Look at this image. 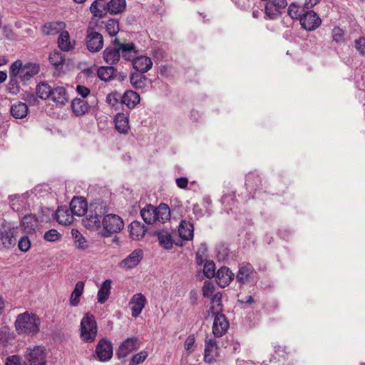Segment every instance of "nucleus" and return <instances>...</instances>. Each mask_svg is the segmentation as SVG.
<instances>
[{"label":"nucleus","mask_w":365,"mask_h":365,"mask_svg":"<svg viewBox=\"0 0 365 365\" xmlns=\"http://www.w3.org/2000/svg\"><path fill=\"white\" fill-rule=\"evenodd\" d=\"M40 318L28 311L17 316L15 321L16 331L19 334L34 335L39 331Z\"/></svg>","instance_id":"obj_1"},{"label":"nucleus","mask_w":365,"mask_h":365,"mask_svg":"<svg viewBox=\"0 0 365 365\" xmlns=\"http://www.w3.org/2000/svg\"><path fill=\"white\" fill-rule=\"evenodd\" d=\"M108 212L106 202L100 201L90 205L86 217L83 219V225L89 230H97L102 224V218Z\"/></svg>","instance_id":"obj_2"},{"label":"nucleus","mask_w":365,"mask_h":365,"mask_svg":"<svg viewBox=\"0 0 365 365\" xmlns=\"http://www.w3.org/2000/svg\"><path fill=\"white\" fill-rule=\"evenodd\" d=\"M221 299L222 294L217 293L213 296L211 300L212 304H216L215 305L211 306L210 309L213 315H215L212 333L217 337L222 336L229 327V322L225 316L220 313L222 309Z\"/></svg>","instance_id":"obj_3"},{"label":"nucleus","mask_w":365,"mask_h":365,"mask_svg":"<svg viewBox=\"0 0 365 365\" xmlns=\"http://www.w3.org/2000/svg\"><path fill=\"white\" fill-rule=\"evenodd\" d=\"M80 336L82 341L91 343L96 340L98 327L95 317L93 314L87 313L81 321Z\"/></svg>","instance_id":"obj_4"},{"label":"nucleus","mask_w":365,"mask_h":365,"mask_svg":"<svg viewBox=\"0 0 365 365\" xmlns=\"http://www.w3.org/2000/svg\"><path fill=\"white\" fill-rule=\"evenodd\" d=\"M24 365H46V349L41 346L27 348Z\"/></svg>","instance_id":"obj_5"},{"label":"nucleus","mask_w":365,"mask_h":365,"mask_svg":"<svg viewBox=\"0 0 365 365\" xmlns=\"http://www.w3.org/2000/svg\"><path fill=\"white\" fill-rule=\"evenodd\" d=\"M16 229L9 224H2L0 227V250H9L16 245Z\"/></svg>","instance_id":"obj_6"},{"label":"nucleus","mask_w":365,"mask_h":365,"mask_svg":"<svg viewBox=\"0 0 365 365\" xmlns=\"http://www.w3.org/2000/svg\"><path fill=\"white\" fill-rule=\"evenodd\" d=\"M86 33V44L88 50L92 53L99 51L103 46V36L90 26L88 27Z\"/></svg>","instance_id":"obj_7"},{"label":"nucleus","mask_w":365,"mask_h":365,"mask_svg":"<svg viewBox=\"0 0 365 365\" xmlns=\"http://www.w3.org/2000/svg\"><path fill=\"white\" fill-rule=\"evenodd\" d=\"M103 228L109 235L118 233L124 227V222L122 218L115 214L105 215L102 220Z\"/></svg>","instance_id":"obj_8"},{"label":"nucleus","mask_w":365,"mask_h":365,"mask_svg":"<svg viewBox=\"0 0 365 365\" xmlns=\"http://www.w3.org/2000/svg\"><path fill=\"white\" fill-rule=\"evenodd\" d=\"M264 10L269 19H277L287 5L286 0H266Z\"/></svg>","instance_id":"obj_9"},{"label":"nucleus","mask_w":365,"mask_h":365,"mask_svg":"<svg viewBox=\"0 0 365 365\" xmlns=\"http://www.w3.org/2000/svg\"><path fill=\"white\" fill-rule=\"evenodd\" d=\"M300 24L307 31H314L322 24V20L316 12L311 10L300 16Z\"/></svg>","instance_id":"obj_10"},{"label":"nucleus","mask_w":365,"mask_h":365,"mask_svg":"<svg viewBox=\"0 0 365 365\" xmlns=\"http://www.w3.org/2000/svg\"><path fill=\"white\" fill-rule=\"evenodd\" d=\"M96 354L101 361L110 360L113 356V346L111 343L106 339H101L96 345Z\"/></svg>","instance_id":"obj_11"},{"label":"nucleus","mask_w":365,"mask_h":365,"mask_svg":"<svg viewBox=\"0 0 365 365\" xmlns=\"http://www.w3.org/2000/svg\"><path fill=\"white\" fill-rule=\"evenodd\" d=\"M113 43L119 44L120 56L126 61H131L133 62L137 55H138L139 52L133 43H123L120 42L118 38H115Z\"/></svg>","instance_id":"obj_12"},{"label":"nucleus","mask_w":365,"mask_h":365,"mask_svg":"<svg viewBox=\"0 0 365 365\" xmlns=\"http://www.w3.org/2000/svg\"><path fill=\"white\" fill-rule=\"evenodd\" d=\"M139 347L140 343L137 338H128L120 345L117 351V355L118 358H124L130 352L138 349Z\"/></svg>","instance_id":"obj_13"},{"label":"nucleus","mask_w":365,"mask_h":365,"mask_svg":"<svg viewBox=\"0 0 365 365\" xmlns=\"http://www.w3.org/2000/svg\"><path fill=\"white\" fill-rule=\"evenodd\" d=\"M146 302V298L143 294L138 293L134 294L129 302L132 317H138L144 309Z\"/></svg>","instance_id":"obj_14"},{"label":"nucleus","mask_w":365,"mask_h":365,"mask_svg":"<svg viewBox=\"0 0 365 365\" xmlns=\"http://www.w3.org/2000/svg\"><path fill=\"white\" fill-rule=\"evenodd\" d=\"M217 341L215 339L205 340L204 361L208 364H212L215 361L218 356Z\"/></svg>","instance_id":"obj_15"},{"label":"nucleus","mask_w":365,"mask_h":365,"mask_svg":"<svg viewBox=\"0 0 365 365\" xmlns=\"http://www.w3.org/2000/svg\"><path fill=\"white\" fill-rule=\"evenodd\" d=\"M120 58L119 44H114L112 41V46L107 47L103 51V59L110 65L117 63Z\"/></svg>","instance_id":"obj_16"},{"label":"nucleus","mask_w":365,"mask_h":365,"mask_svg":"<svg viewBox=\"0 0 365 365\" xmlns=\"http://www.w3.org/2000/svg\"><path fill=\"white\" fill-rule=\"evenodd\" d=\"M142 258V250H135L125 259L120 262L119 266L121 268L132 269L139 264Z\"/></svg>","instance_id":"obj_17"},{"label":"nucleus","mask_w":365,"mask_h":365,"mask_svg":"<svg viewBox=\"0 0 365 365\" xmlns=\"http://www.w3.org/2000/svg\"><path fill=\"white\" fill-rule=\"evenodd\" d=\"M70 210L73 215L83 216L88 210L86 200L82 197H74L70 203Z\"/></svg>","instance_id":"obj_18"},{"label":"nucleus","mask_w":365,"mask_h":365,"mask_svg":"<svg viewBox=\"0 0 365 365\" xmlns=\"http://www.w3.org/2000/svg\"><path fill=\"white\" fill-rule=\"evenodd\" d=\"M21 226L26 234H34L38 227V220L35 215H26L21 219Z\"/></svg>","instance_id":"obj_19"},{"label":"nucleus","mask_w":365,"mask_h":365,"mask_svg":"<svg viewBox=\"0 0 365 365\" xmlns=\"http://www.w3.org/2000/svg\"><path fill=\"white\" fill-rule=\"evenodd\" d=\"M130 236L133 240L143 239L147 232L146 227L139 221H133L129 225Z\"/></svg>","instance_id":"obj_20"},{"label":"nucleus","mask_w":365,"mask_h":365,"mask_svg":"<svg viewBox=\"0 0 365 365\" xmlns=\"http://www.w3.org/2000/svg\"><path fill=\"white\" fill-rule=\"evenodd\" d=\"M133 66L136 71L146 73L152 68L153 62L149 57L138 54L133 60Z\"/></svg>","instance_id":"obj_21"},{"label":"nucleus","mask_w":365,"mask_h":365,"mask_svg":"<svg viewBox=\"0 0 365 365\" xmlns=\"http://www.w3.org/2000/svg\"><path fill=\"white\" fill-rule=\"evenodd\" d=\"M73 213L66 206H61L58 208L56 212V220L59 224L63 225H71L73 221Z\"/></svg>","instance_id":"obj_22"},{"label":"nucleus","mask_w":365,"mask_h":365,"mask_svg":"<svg viewBox=\"0 0 365 365\" xmlns=\"http://www.w3.org/2000/svg\"><path fill=\"white\" fill-rule=\"evenodd\" d=\"M215 276L218 284L221 287H225L233 279L234 274L228 267H222L217 272Z\"/></svg>","instance_id":"obj_23"},{"label":"nucleus","mask_w":365,"mask_h":365,"mask_svg":"<svg viewBox=\"0 0 365 365\" xmlns=\"http://www.w3.org/2000/svg\"><path fill=\"white\" fill-rule=\"evenodd\" d=\"M66 24L63 21L46 23L42 27V32L45 35L53 36L63 31Z\"/></svg>","instance_id":"obj_24"},{"label":"nucleus","mask_w":365,"mask_h":365,"mask_svg":"<svg viewBox=\"0 0 365 365\" xmlns=\"http://www.w3.org/2000/svg\"><path fill=\"white\" fill-rule=\"evenodd\" d=\"M115 129L123 134H127L130 130L128 117L124 113H118L114 118Z\"/></svg>","instance_id":"obj_25"},{"label":"nucleus","mask_w":365,"mask_h":365,"mask_svg":"<svg viewBox=\"0 0 365 365\" xmlns=\"http://www.w3.org/2000/svg\"><path fill=\"white\" fill-rule=\"evenodd\" d=\"M39 66L34 63H27L24 65L21 70L20 78L22 81L30 80L32 77L36 76L39 72Z\"/></svg>","instance_id":"obj_26"},{"label":"nucleus","mask_w":365,"mask_h":365,"mask_svg":"<svg viewBox=\"0 0 365 365\" xmlns=\"http://www.w3.org/2000/svg\"><path fill=\"white\" fill-rule=\"evenodd\" d=\"M140 102V96L133 91H127L121 96L120 103L125 104L128 108L131 109Z\"/></svg>","instance_id":"obj_27"},{"label":"nucleus","mask_w":365,"mask_h":365,"mask_svg":"<svg viewBox=\"0 0 365 365\" xmlns=\"http://www.w3.org/2000/svg\"><path fill=\"white\" fill-rule=\"evenodd\" d=\"M75 43H72L70 34L67 31H61L58 38V46L63 51H69L74 48Z\"/></svg>","instance_id":"obj_28"},{"label":"nucleus","mask_w":365,"mask_h":365,"mask_svg":"<svg viewBox=\"0 0 365 365\" xmlns=\"http://www.w3.org/2000/svg\"><path fill=\"white\" fill-rule=\"evenodd\" d=\"M253 270L254 269L250 263L242 264L236 277L237 282L240 284H245L248 282L253 273Z\"/></svg>","instance_id":"obj_29"},{"label":"nucleus","mask_w":365,"mask_h":365,"mask_svg":"<svg viewBox=\"0 0 365 365\" xmlns=\"http://www.w3.org/2000/svg\"><path fill=\"white\" fill-rule=\"evenodd\" d=\"M71 109L76 116L84 115L88 110V104L84 99L76 98L71 102Z\"/></svg>","instance_id":"obj_30"},{"label":"nucleus","mask_w":365,"mask_h":365,"mask_svg":"<svg viewBox=\"0 0 365 365\" xmlns=\"http://www.w3.org/2000/svg\"><path fill=\"white\" fill-rule=\"evenodd\" d=\"M50 99L57 103L64 104L68 101V96L63 87L57 86L52 88Z\"/></svg>","instance_id":"obj_31"},{"label":"nucleus","mask_w":365,"mask_h":365,"mask_svg":"<svg viewBox=\"0 0 365 365\" xmlns=\"http://www.w3.org/2000/svg\"><path fill=\"white\" fill-rule=\"evenodd\" d=\"M28 110L29 108L26 103L18 102L11 106L10 111L14 118L22 119L27 115Z\"/></svg>","instance_id":"obj_32"},{"label":"nucleus","mask_w":365,"mask_h":365,"mask_svg":"<svg viewBox=\"0 0 365 365\" xmlns=\"http://www.w3.org/2000/svg\"><path fill=\"white\" fill-rule=\"evenodd\" d=\"M111 280H105L98 292V302L100 304L105 303L109 298L110 289H111Z\"/></svg>","instance_id":"obj_33"},{"label":"nucleus","mask_w":365,"mask_h":365,"mask_svg":"<svg viewBox=\"0 0 365 365\" xmlns=\"http://www.w3.org/2000/svg\"><path fill=\"white\" fill-rule=\"evenodd\" d=\"M193 226L192 224L187 222L185 220H182L178 232L180 237L185 240H190L193 238Z\"/></svg>","instance_id":"obj_34"},{"label":"nucleus","mask_w":365,"mask_h":365,"mask_svg":"<svg viewBox=\"0 0 365 365\" xmlns=\"http://www.w3.org/2000/svg\"><path fill=\"white\" fill-rule=\"evenodd\" d=\"M71 235L74 239V244L77 249L81 250H85L90 247V243L88 240L82 235V234L77 230L73 229L71 230Z\"/></svg>","instance_id":"obj_35"},{"label":"nucleus","mask_w":365,"mask_h":365,"mask_svg":"<svg viewBox=\"0 0 365 365\" xmlns=\"http://www.w3.org/2000/svg\"><path fill=\"white\" fill-rule=\"evenodd\" d=\"M107 10V4L105 0H95L90 6L91 12L100 18L103 17Z\"/></svg>","instance_id":"obj_36"},{"label":"nucleus","mask_w":365,"mask_h":365,"mask_svg":"<svg viewBox=\"0 0 365 365\" xmlns=\"http://www.w3.org/2000/svg\"><path fill=\"white\" fill-rule=\"evenodd\" d=\"M156 210V221L164 223L165 221L170 220V212L168 205L161 203L158 207H155Z\"/></svg>","instance_id":"obj_37"},{"label":"nucleus","mask_w":365,"mask_h":365,"mask_svg":"<svg viewBox=\"0 0 365 365\" xmlns=\"http://www.w3.org/2000/svg\"><path fill=\"white\" fill-rule=\"evenodd\" d=\"M125 6V0H110L107 4V11L111 14H117L123 11Z\"/></svg>","instance_id":"obj_38"},{"label":"nucleus","mask_w":365,"mask_h":365,"mask_svg":"<svg viewBox=\"0 0 365 365\" xmlns=\"http://www.w3.org/2000/svg\"><path fill=\"white\" fill-rule=\"evenodd\" d=\"M155 210V206L152 205H148L146 207L141 210L140 215L145 222L150 225L156 222Z\"/></svg>","instance_id":"obj_39"},{"label":"nucleus","mask_w":365,"mask_h":365,"mask_svg":"<svg viewBox=\"0 0 365 365\" xmlns=\"http://www.w3.org/2000/svg\"><path fill=\"white\" fill-rule=\"evenodd\" d=\"M84 289V282L78 281L75 286L74 290L73 291L70 297L71 305L76 307L79 303V298L81 296Z\"/></svg>","instance_id":"obj_40"},{"label":"nucleus","mask_w":365,"mask_h":365,"mask_svg":"<svg viewBox=\"0 0 365 365\" xmlns=\"http://www.w3.org/2000/svg\"><path fill=\"white\" fill-rule=\"evenodd\" d=\"M115 71L113 66H101L98 69L97 74L101 80L108 81L113 77Z\"/></svg>","instance_id":"obj_41"},{"label":"nucleus","mask_w":365,"mask_h":365,"mask_svg":"<svg viewBox=\"0 0 365 365\" xmlns=\"http://www.w3.org/2000/svg\"><path fill=\"white\" fill-rule=\"evenodd\" d=\"M158 237L160 246L166 250H170L173 247V242L171 239V235L166 231H160L158 234Z\"/></svg>","instance_id":"obj_42"},{"label":"nucleus","mask_w":365,"mask_h":365,"mask_svg":"<svg viewBox=\"0 0 365 365\" xmlns=\"http://www.w3.org/2000/svg\"><path fill=\"white\" fill-rule=\"evenodd\" d=\"M52 88L46 83H41L36 86V94L41 99L51 98Z\"/></svg>","instance_id":"obj_43"},{"label":"nucleus","mask_w":365,"mask_h":365,"mask_svg":"<svg viewBox=\"0 0 365 365\" xmlns=\"http://www.w3.org/2000/svg\"><path fill=\"white\" fill-rule=\"evenodd\" d=\"M65 57L60 52H53L49 56V61L56 68H58L60 66H63L65 62Z\"/></svg>","instance_id":"obj_44"},{"label":"nucleus","mask_w":365,"mask_h":365,"mask_svg":"<svg viewBox=\"0 0 365 365\" xmlns=\"http://www.w3.org/2000/svg\"><path fill=\"white\" fill-rule=\"evenodd\" d=\"M23 63L21 60H17L14 62L9 68V74L10 76L17 78L19 76L20 78L21 70L23 68Z\"/></svg>","instance_id":"obj_45"},{"label":"nucleus","mask_w":365,"mask_h":365,"mask_svg":"<svg viewBox=\"0 0 365 365\" xmlns=\"http://www.w3.org/2000/svg\"><path fill=\"white\" fill-rule=\"evenodd\" d=\"M106 28L108 34L114 36L119 31L118 21L115 19H109L106 23Z\"/></svg>","instance_id":"obj_46"},{"label":"nucleus","mask_w":365,"mask_h":365,"mask_svg":"<svg viewBox=\"0 0 365 365\" xmlns=\"http://www.w3.org/2000/svg\"><path fill=\"white\" fill-rule=\"evenodd\" d=\"M145 77L138 73H132L130 77V81L135 88H141L143 86Z\"/></svg>","instance_id":"obj_47"},{"label":"nucleus","mask_w":365,"mask_h":365,"mask_svg":"<svg viewBox=\"0 0 365 365\" xmlns=\"http://www.w3.org/2000/svg\"><path fill=\"white\" fill-rule=\"evenodd\" d=\"M204 274L207 278H212L216 275L215 264L212 261H206L203 267Z\"/></svg>","instance_id":"obj_48"},{"label":"nucleus","mask_w":365,"mask_h":365,"mask_svg":"<svg viewBox=\"0 0 365 365\" xmlns=\"http://www.w3.org/2000/svg\"><path fill=\"white\" fill-rule=\"evenodd\" d=\"M6 90L12 95H16L19 92L20 87L16 78L10 76V80L6 86Z\"/></svg>","instance_id":"obj_49"},{"label":"nucleus","mask_w":365,"mask_h":365,"mask_svg":"<svg viewBox=\"0 0 365 365\" xmlns=\"http://www.w3.org/2000/svg\"><path fill=\"white\" fill-rule=\"evenodd\" d=\"M61 237V235L55 229H51L46 232L43 236L45 240L51 242L58 241Z\"/></svg>","instance_id":"obj_50"},{"label":"nucleus","mask_w":365,"mask_h":365,"mask_svg":"<svg viewBox=\"0 0 365 365\" xmlns=\"http://www.w3.org/2000/svg\"><path fill=\"white\" fill-rule=\"evenodd\" d=\"M148 353L146 351H141L133 356L129 365H138L143 362L148 357Z\"/></svg>","instance_id":"obj_51"},{"label":"nucleus","mask_w":365,"mask_h":365,"mask_svg":"<svg viewBox=\"0 0 365 365\" xmlns=\"http://www.w3.org/2000/svg\"><path fill=\"white\" fill-rule=\"evenodd\" d=\"M120 99L121 100V96L117 91L112 92L106 96V102L111 106H117Z\"/></svg>","instance_id":"obj_52"},{"label":"nucleus","mask_w":365,"mask_h":365,"mask_svg":"<svg viewBox=\"0 0 365 365\" xmlns=\"http://www.w3.org/2000/svg\"><path fill=\"white\" fill-rule=\"evenodd\" d=\"M18 247L19 249L23 252H26L29 251L31 247V241L28 237H22L19 241Z\"/></svg>","instance_id":"obj_53"},{"label":"nucleus","mask_w":365,"mask_h":365,"mask_svg":"<svg viewBox=\"0 0 365 365\" xmlns=\"http://www.w3.org/2000/svg\"><path fill=\"white\" fill-rule=\"evenodd\" d=\"M195 342V339L194 334L189 335L186 339L184 343V347L189 354H191L194 351Z\"/></svg>","instance_id":"obj_54"},{"label":"nucleus","mask_w":365,"mask_h":365,"mask_svg":"<svg viewBox=\"0 0 365 365\" xmlns=\"http://www.w3.org/2000/svg\"><path fill=\"white\" fill-rule=\"evenodd\" d=\"M214 285L210 281H205L202 287V295L204 297H209L213 292Z\"/></svg>","instance_id":"obj_55"},{"label":"nucleus","mask_w":365,"mask_h":365,"mask_svg":"<svg viewBox=\"0 0 365 365\" xmlns=\"http://www.w3.org/2000/svg\"><path fill=\"white\" fill-rule=\"evenodd\" d=\"M331 34H332L333 41H336V43H339L343 41L344 31L340 28H339V27L334 28Z\"/></svg>","instance_id":"obj_56"},{"label":"nucleus","mask_w":365,"mask_h":365,"mask_svg":"<svg viewBox=\"0 0 365 365\" xmlns=\"http://www.w3.org/2000/svg\"><path fill=\"white\" fill-rule=\"evenodd\" d=\"M299 8L294 4H292L289 6L288 8V14L292 19H297L298 18L300 19V16H302L299 13Z\"/></svg>","instance_id":"obj_57"},{"label":"nucleus","mask_w":365,"mask_h":365,"mask_svg":"<svg viewBox=\"0 0 365 365\" xmlns=\"http://www.w3.org/2000/svg\"><path fill=\"white\" fill-rule=\"evenodd\" d=\"M206 249L205 247H201L198 250L196 253V263L199 265H201L205 262Z\"/></svg>","instance_id":"obj_58"},{"label":"nucleus","mask_w":365,"mask_h":365,"mask_svg":"<svg viewBox=\"0 0 365 365\" xmlns=\"http://www.w3.org/2000/svg\"><path fill=\"white\" fill-rule=\"evenodd\" d=\"M356 48L361 54L365 55V38H360L356 41Z\"/></svg>","instance_id":"obj_59"},{"label":"nucleus","mask_w":365,"mask_h":365,"mask_svg":"<svg viewBox=\"0 0 365 365\" xmlns=\"http://www.w3.org/2000/svg\"><path fill=\"white\" fill-rule=\"evenodd\" d=\"M76 91L83 98L87 97L90 93V90L87 87L81 85L77 86Z\"/></svg>","instance_id":"obj_60"},{"label":"nucleus","mask_w":365,"mask_h":365,"mask_svg":"<svg viewBox=\"0 0 365 365\" xmlns=\"http://www.w3.org/2000/svg\"><path fill=\"white\" fill-rule=\"evenodd\" d=\"M5 365H21L18 356L13 355L7 358Z\"/></svg>","instance_id":"obj_61"},{"label":"nucleus","mask_w":365,"mask_h":365,"mask_svg":"<svg viewBox=\"0 0 365 365\" xmlns=\"http://www.w3.org/2000/svg\"><path fill=\"white\" fill-rule=\"evenodd\" d=\"M176 184L178 187L185 189L188 185V179L184 177L178 178L176 179Z\"/></svg>","instance_id":"obj_62"},{"label":"nucleus","mask_w":365,"mask_h":365,"mask_svg":"<svg viewBox=\"0 0 365 365\" xmlns=\"http://www.w3.org/2000/svg\"><path fill=\"white\" fill-rule=\"evenodd\" d=\"M197 299V292L195 290H191L190 292V300L191 304H192V305L195 304Z\"/></svg>","instance_id":"obj_63"},{"label":"nucleus","mask_w":365,"mask_h":365,"mask_svg":"<svg viewBox=\"0 0 365 365\" xmlns=\"http://www.w3.org/2000/svg\"><path fill=\"white\" fill-rule=\"evenodd\" d=\"M319 2V0H305V6L309 9L317 5Z\"/></svg>","instance_id":"obj_64"}]
</instances>
